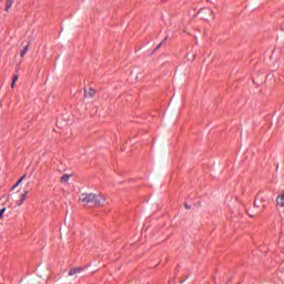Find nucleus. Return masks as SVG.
I'll use <instances>...</instances> for the list:
<instances>
[{
  "label": "nucleus",
  "mask_w": 284,
  "mask_h": 284,
  "mask_svg": "<svg viewBox=\"0 0 284 284\" xmlns=\"http://www.w3.org/2000/svg\"><path fill=\"white\" fill-rule=\"evenodd\" d=\"M80 202L84 203V205H94L95 207H101L103 203H105V197L101 193H82L80 195Z\"/></svg>",
  "instance_id": "1"
},
{
  "label": "nucleus",
  "mask_w": 284,
  "mask_h": 284,
  "mask_svg": "<svg viewBox=\"0 0 284 284\" xmlns=\"http://www.w3.org/2000/svg\"><path fill=\"white\" fill-rule=\"evenodd\" d=\"M268 203L270 199L267 197V195H257L254 201V207H256V210H260V212H263Z\"/></svg>",
  "instance_id": "2"
},
{
  "label": "nucleus",
  "mask_w": 284,
  "mask_h": 284,
  "mask_svg": "<svg viewBox=\"0 0 284 284\" xmlns=\"http://www.w3.org/2000/svg\"><path fill=\"white\" fill-rule=\"evenodd\" d=\"M95 94H97V91H94V89L92 88L84 90L85 99H92Z\"/></svg>",
  "instance_id": "3"
},
{
  "label": "nucleus",
  "mask_w": 284,
  "mask_h": 284,
  "mask_svg": "<svg viewBox=\"0 0 284 284\" xmlns=\"http://www.w3.org/2000/svg\"><path fill=\"white\" fill-rule=\"evenodd\" d=\"M81 272H83V267L71 268L69 271V276H74L75 274H81Z\"/></svg>",
  "instance_id": "4"
},
{
  "label": "nucleus",
  "mask_w": 284,
  "mask_h": 284,
  "mask_svg": "<svg viewBox=\"0 0 284 284\" xmlns=\"http://www.w3.org/2000/svg\"><path fill=\"white\" fill-rule=\"evenodd\" d=\"M28 190H26L24 192H23V194H21L20 195V200L19 201H17V205H23V201H26V196H28Z\"/></svg>",
  "instance_id": "5"
},
{
  "label": "nucleus",
  "mask_w": 284,
  "mask_h": 284,
  "mask_svg": "<svg viewBox=\"0 0 284 284\" xmlns=\"http://www.w3.org/2000/svg\"><path fill=\"white\" fill-rule=\"evenodd\" d=\"M61 183H68V181H70V174H64L61 179H60Z\"/></svg>",
  "instance_id": "6"
},
{
  "label": "nucleus",
  "mask_w": 284,
  "mask_h": 284,
  "mask_svg": "<svg viewBox=\"0 0 284 284\" xmlns=\"http://www.w3.org/2000/svg\"><path fill=\"white\" fill-rule=\"evenodd\" d=\"M12 3H14V0H7V4H6L7 12H8V10H10V8H12Z\"/></svg>",
  "instance_id": "7"
},
{
  "label": "nucleus",
  "mask_w": 284,
  "mask_h": 284,
  "mask_svg": "<svg viewBox=\"0 0 284 284\" xmlns=\"http://www.w3.org/2000/svg\"><path fill=\"white\" fill-rule=\"evenodd\" d=\"M28 50H29V45H26V47L23 48V50L20 52V57H21V58L26 57V54L28 53Z\"/></svg>",
  "instance_id": "8"
},
{
  "label": "nucleus",
  "mask_w": 284,
  "mask_h": 284,
  "mask_svg": "<svg viewBox=\"0 0 284 284\" xmlns=\"http://www.w3.org/2000/svg\"><path fill=\"white\" fill-rule=\"evenodd\" d=\"M18 81H19V75H13L11 88H14V83H17Z\"/></svg>",
  "instance_id": "9"
},
{
  "label": "nucleus",
  "mask_w": 284,
  "mask_h": 284,
  "mask_svg": "<svg viewBox=\"0 0 284 284\" xmlns=\"http://www.w3.org/2000/svg\"><path fill=\"white\" fill-rule=\"evenodd\" d=\"M23 179H26V175H23V176L13 185V189H14V187H18V185L21 183V181H23Z\"/></svg>",
  "instance_id": "10"
},
{
  "label": "nucleus",
  "mask_w": 284,
  "mask_h": 284,
  "mask_svg": "<svg viewBox=\"0 0 284 284\" xmlns=\"http://www.w3.org/2000/svg\"><path fill=\"white\" fill-rule=\"evenodd\" d=\"M3 214H6V207L0 210V219H3Z\"/></svg>",
  "instance_id": "11"
},
{
  "label": "nucleus",
  "mask_w": 284,
  "mask_h": 284,
  "mask_svg": "<svg viewBox=\"0 0 284 284\" xmlns=\"http://www.w3.org/2000/svg\"><path fill=\"white\" fill-rule=\"evenodd\" d=\"M168 41V38H164L163 41L161 43L158 44V49L161 48V45H163V43H165Z\"/></svg>",
  "instance_id": "12"
},
{
  "label": "nucleus",
  "mask_w": 284,
  "mask_h": 284,
  "mask_svg": "<svg viewBox=\"0 0 284 284\" xmlns=\"http://www.w3.org/2000/svg\"><path fill=\"white\" fill-rule=\"evenodd\" d=\"M132 77H135V79H139V75H136V73H134V71L131 72Z\"/></svg>",
  "instance_id": "13"
},
{
  "label": "nucleus",
  "mask_w": 284,
  "mask_h": 284,
  "mask_svg": "<svg viewBox=\"0 0 284 284\" xmlns=\"http://www.w3.org/2000/svg\"><path fill=\"white\" fill-rule=\"evenodd\" d=\"M185 210H191V206L187 204H184Z\"/></svg>",
  "instance_id": "14"
}]
</instances>
